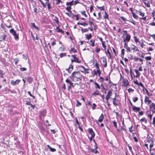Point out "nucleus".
<instances>
[{"label":"nucleus","mask_w":155,"mask_h":155,"mask_svg":"<svg viewBox=\"0 0 155 155\" xmlns=\"http://www.w3.org/2000/svg\"><path fill=\"white\" fill-rule=\"evenodd\" d=\"M84 78V77L81 74L80 72L79 71H74L72 73L70 77V78L73 81H75L76 79H77V81H81L82 79L81 77Z\"/></svg>","instance_id":"f257e3e1"},{"label":"nucleus","mask_w":155,"mask_h":155,"mask_svg":"<svg viewBox=\"0 0 155 155\" xmlns=\"http://www.w3.org/2000/svg\"><path fill=\"white\" fill-rule=\"evenodd\" d=\"M112 91H109L108 92L107 94L106 95V102L105 103H108V100L109 98H110V97L112 96Z\"/></svg>","instance_id":"f03ea898"},{"label":"nucleus","mask_w":155,"mask_h":155,"mask_svg":"<svg viewBox=\"0 0 155 155\" xmlns=\"http://www.w3.org/2000/svg\"><path fill=\"white\" fill-rule=\"evenodd\" d=\"M65 82L70 84V85L68 86V90L69 91H70V90L71 88V87H74V86L73 85V83L70 80L67 79L66 80Z\"/></svg>","instance_id":"7ed1b4c3"},{"label":"nucleus","mask_w":155,"mask_h":155,"mask_svg":"<svg viewBox=\"0 0 155 155\" xmlns=\"http://www.w3.org/2000/svg\"><path fill=\"white\" fill-rule=\"evenodd\" d=\"M122 38H123V41L124 42H126V41L128 42L130 41V39L131 36L130 35H127L126 36V37L125 38H124L123 36H122Z\"/></svg>","instance_id":"20e7f679"},{"label":"nucleus","mask_w":155,"mask_h":155,"mask_svg":"<svg viewBox=\"0 0 155 155\" xmlns=\"http://www.w3.org/2000/svg\"><path fill=\"white\" fill-rule=\"evenodd\" d=\"M123 84L125 87H127L129 85V82L127 79H124V78H122Z\"/></svg>","instance_id":"39448f33"},{"label":"nucleus","mask_w":155,"mask_h":155,"mask_svg":"<svg viewBox=\"0 0 155 155\" xmlns=\"http://www.w3.org/2000/svg\"><path fill=\"white\" fill-rule=\"evenodd\" d=\"M142 2L148 7H150V5L151 3V0H142Z\"/></svg>","instance_id":"423d86ee"},{"label":"nucleus","mask_w":155,"mask_h":155,"mask_svg":"<svg viewBox=\"0 0 155 155\" xmlns=\"http://www.w3.org/2000/svg\"><path fill=\"white\" fill-rule=\"evenodd\" d=\"M20 82V80L18 79L16 81L12 80L11 81V84L12 85H15L18 84Z\"/></svg>","instance_id":"0eeeda50"},{"label":"nucleus","mask_w":155,"mask_h":155,"mask_svg":"<svg viewBox=\"0 0 155 155\" xmlns=\"http://www.w3.org/2000/svg\"><path fill=\"white\" fill-rule=\"evenodd\" d=\"M88 131L89 134L91 135V136H92V137H94L95 136V134L92 129L91 128H89Z\"/></svg>","instance_id":"6e6552de"},{"label":"nucleus","mask_w":155,"mask_h":155,"mask_svg":"<svg viewBox=\"0 0 155 155\" xmlns=\"http://www.w3.org/2000/svg\"><path fill=\"white\" fill-rule=\"evenodd\" d=\"M110 98L113 99V104L114 105H115V106H117L118 105V104L117 103L115 102V101H117V102L119 101L117 99H116V97H114V98H112L111 97Z\"/></svg>","instance_id":"1a4fd4ad"},{"label":"nucleus","mask_w":155,"mask_h":155,"mask_svg":"<svg viewBox=\"0 0 155 155\" xmlns=\"http://www.w3.org/2000/svg\"><path fill=\"white\" fill-rule=\"evenodd\" d=\"M132 109L134 112H137L139 111L140 109L139 107H136L135 106H134L132 107Z\"/></svg>","instance_id":"9d476101"},{"label":"nucleus","mask_w":155,"mask_h":155,"mask_svg":"<svg viewBox=\"0 0 155 155\" xmlns=\"http://www.w3.org/2000/svg\"><path fill=\"white\" fill-rule=\"evenodd\" d=\"M148 142L150 143V142H151V143L150 144V151L151 150V148L153 147V144H154V143H153V140L151 139L150 140H148Z\"/></svg>","instance_id":"9b49d317"},{"label":"nucleus","mask_w":155,"mask_h":155,"mask_svg":"<svg viewBox=\"0 0 155 155\" xmlns=\"http://www.w3.org/2000/svg\"><path fill=\"white\" fill-rule=\"evenodd\" d=\"M51 45L52 46H53L54 45L56 44L55 42L56 41V40L54 38H51Z\"/></svg>","instance_id":"f8f14e48"},{"label":"nucleus","mask_w":155,"mask_h":155,"mask_svg":"<svg viewBox=\"0 0 155 155\" xmlns=\"http://www.w3.org/2000/svg\"><path fill=\"white\" fill-rule=\"evenodd\" d=\"M103 62L104 63V67L105 68L107 66V61L106 58H103Z\"/></svg>","instance_id":"ddd939ff"},{"label":"nucleus","mask_w":155,"mask_h":155,"mask_svg":"<svg viewBox=\"0 0 155 155\" xmlns=\"http://www.w3.org/2000/svg\"><path fill=\"white\" fill-rule=\"evenodd\" d=\"M134 71L137 74V75L135 76L137 78L139 77L140 74V73L138 71V70L137 69H135Z\"/></svg>","instance_id":"4468645a"},{"label":"nucleus","mask_w":155,"mask_h":155,"mask_svg":"<svg viewBox=\"0 0 155 155\" xmlns=\"http://www.w3.org/2000/svg\"><path fill=\"white\" fill-rule=\"evenodd\" d=\"M149 108L150 109H153L155 110V104L152 103L151 105H149Z\"/></svg>","instance_id":"2eb2a0df"},{"label":"nucleus","mask_w":155,"mask_h":155,"mask_svg":"<svg viewBox=\"0 0 155 155\" xmlns=\"http://www.w3.org/2000/svg\"><path fill=\"white\" fill-rule=\"evenodd\" d=\"M103 118L104 116L103 114H102L99 117V118L98 120V121L100 122H101L102 121Z\"/></svg>","instance_id":"dca6fc26"},{"label":"nucleus","mask_w":155,"mask_h":155,"mask_svg":"<svg viewBox=\"0 0 155 155\" xmlns=\"http://www.w3.org/2000/svg\"><path fill=\"white\" fill-rule=\"evenodd\" d=\"M145 90L146 91V94L148 95L149 96H151L152 95V94H149V91H148L147 90L146 88H145V87H144V88H143V91H144Z\"/></svg>","instance_id":"f3484780"},{"label":"nucleus","mask_w":155,"mask_h":155,"mask_svg":"<svg viewBox=\"0 0 155 155\" xmlns=\"http://www.w3.org/2000/svg\"><path fill=\"white\" fill-rule=\"evenodd\" d=\"M10 33L12 34L13 35H14L15 34H16V31H15L14 29L13 28H11L10 30Z\"/></svg>","instance_id":"a211bd4d"},{"label":"nucleus","mask_w":155,"mask_h":155,"mask_svg":"<svg viewBox=\"0 0 155 155\" xmlns=\"http://www.w3.org/2000/svg\"><path fill=\"white\" fill-rule=\"evenodd\" d=\"M85 36H86V39L88 40H89L90 39L91 37H92L91 34L90 33L89 34H85Z\"/></svg>","instance_id":"6ab92c4d"},{"label":"nucleus","mask_w":155,"mask_h":155,"mask_svg":"<svg viewBox=\"0 0 155 155\" xmlns=\"http://www.w3.org/2000/svg\"><path fill=\"white\" fill-rule=\"evenodd\" d=\"M27 81L29 84H31L32 81L33 79L30 77H28L27 78Z\"/></svg>","instance_id":"aec40b11"},{"label":"nucleus","mask_w":155,"mask_h":155,"mask_svg":"<svg viewBox=\"0 0 155 155\" xmlns=\"http://www.w3.org/2000/svg\"><path fill=\"white\" fill-rule=\"evenodd\" d=\"M77 24L78 25H82L84 26V27L87 26L88 25V24L85 22H84L83 23H80L79 22H78L77 23Z\"/></svg>","instance_id":"412c9836"},{"label":"nucleus","mask_w":155,"mask_h":155,"mask_svg":"<svg viewBox=\"0 0 155 155\" xmlns=\"http://www.w3.org/2000/svg\"><path fill=\"white\" fill-rule=\"evenodd\" d=\"M44 4H45V7H43L44 8L46 7V5H47L48 6V10H50L51 9V7L50 6V3L48 2H45Z\"/></svg>","instance_id":"4be33fe9"},{"label":"nucleus","mask_w":155,"mask_h":155,"mask_svg":"<svg viewBox=\"0 0 155 155\" xmlns=\"http://www.w3.org/2000/svg\"><path fill=\"white\" fill-rule=\"evenodd\" d=\"M130 9H131L132 12V8H131ZM132 16H133V17L135 19H137L138 18V17L137 15H136L133 12H132Z\"/></svg>","instance_id":"5701e85b"},{"label":"nucleus","mask_w":155,"mask_h":155,"mask_svg":"<svg viewBox=\"0 0 155 155\" xmlns=\"http://www.w3.org/2000/svg\"><path fill=\"white\" fill-rule=\"evenodd\" d=\"M100 94L99 91L97 90L95 92H94L92 94V95L96 96L97 95H99Z\"/></svg>","instance_id":"b1692460"},{"label":"nucleus","mask_w":155,"mask_h":155,"mask_svg":"<svg viewBox=\"0 0 155 155\" xmlns=\"http://www.w3.org/2000/svg\"><path fill=\"white\" fill-rule=\"evenodd\" d=\"M97 148H96L95 147L94 149H91V151L92 152L95 153H99L98 151L97 150Z\"/></svg>","instance_id":"393cba45"},{"label":"nucleus","mask_w":155,"mask_h":155,"mask_svg":"<svg viewBox=\"0 0 155 155\" xmlns=\"http://www.w3.org/2000/svg\"><path fill=\"white\" fill-rule=\"evenodd\" d=\"M125 50L124 49H122L121 51V56L122 58H124V55L125 54Z\"/></svg>","instance_id":"a878e982"},{"label":"nucleus","mask_w":155,"mask_h":155,"mask_svg":"<svg viewBox=\"0 0 155 155\" xmlns=\"http://www.w3.org/2000/svg\"><path fill=\"white\" fill-rule=\"evenodd\" d=\"M81 67L84 69V73H86V74H88L89 73V72H88L87 71L88 70V69L85 68L83 66H81Z\"/></svg>","instance_id":"bb28decb"},{"label":"nucleus","mask_w":155,"mask_h":155,"mask_svg":"<svg viewBox=\"0 0 155 155\" xmlns=\"http://www.w3.org/2000/svg\"><path fill=\"white\" fill-rule=\"evenodd\" d=\"M47 147L50 149V150L52 152H55L56 151L55 149L51 147L49 145H47Z\"/></svg>","instance_id":"cd10ccee"},{"label":"nucleus","mask_w":155,"mask_h":155,"mask_svg":"<svg viewBox=\"0 0 155 155\" xmlns=\"http://www.w3.org/2000/svg\"><path fill=\"white\" fill-rule=\"evenodd\" d=\"M95 42V40L94 39H91L90 40V42L91 43V44H90V45L92 47L94 46V42Z\"/></svg>","instance_id":"c85d7f7f"},{"label":"nucleus","mask_w":155,"mask_h":155,"mask_svg":"<svg viewBox=\"0 0 155 155\" xmlns=\"http://www.w3.org/2000/svg\"><path fill=\"white\" fill-rule=\"evenodd\" d=\"M73 2L74 0H72L70 2H67L66 3V5L68 6L70 5V6H71L73 5Z\"/></svg>","instance_id":"c756f323"},{"label":"nucleus","mask_w":155,"mask_h":155,"mask_svg":"<svg viewBox=\"0 0 155 155\" xmlns=\"http://www.w3.org/2000/svg\"><path fill=\"white\" fill-rule=\"evenodd\" d=\"M31 25L33 28H34L36 29H37L38 31L39 30V29L38 28V27L35 26V24L34 23H31Z\"/></svg>","instance_id":"7c9ffc66"},{"label":"nucleus","mask_w":155,"mask_h":155,"mask_svg":"<svg viewBox=\"0 0 155 155\" xmlns=\"http://www.w3.org/2000/svg\"><path fill=\"white\" fill-rule=\"evenodd\" d=\"M73 61L76 63H80L81 62V61H80L78 60V58L77 57H76L75 58V59L73 60Z\"/></svg>","instance_id":"2f4dec72"},{"label":"nucleus","mask_w":155,"mask_h":155,"mask_svg":"<svg viewBox=\"0 0 155 155\" xmlns=\"http://www.w3.org/2000/svg\"><path fill=\"white\" fill-rule=\"evenodd\" d=\"M104 79L101 77L100 76L99 79H98V81H99L101 83V84H102L103 81H104Z\"/></svg>","instance_id":"473e14b6"},{"label":"nucleus","mask_w":155,"mask_h":155,"mask_svg":"<svg viewBox=\"0 0 155 155\" xmlns=\"http://www.w3.org/2000/svg\"><path fill=\"white\" fill-rule=\"evenodd\" d=\"M81 31L82 33L86 32L88 31V28H82L81 29Z\"/></svg>","instance_id":"72a5a7b5"},{"label":"nucleus","mask_w":155,"mask_h":155,"mask_svg":"<svg viewBox=\"0 0 155 155\" xmlns=\"http://www.w3.org/2000/svg\"><path fill=\"white\" fill-rule=\"evenodd\" d=\"M18 34L16 33V34H15L13 36L14 37V38L16 40H18L19 39Z\"/></svg>","instance_id":"f704fd0d"},{"label":"nucleus","mask_w":155,"mask_h":155,"mask_svg":"<svg viewBox=\"0 0 155 155\" xmlns=\"http://www.w3.org/2000/svg\"><path fill=\"white\" fill-rule=\"evenodd\" d=\"M104 18H107V19H109L108 18V15L107 13L106 12H105V15L103 16Z\"/></svg>","instance_id":"c9c22d12"},{"label":"nucleus","mask_w":155,"mask_h":155,"mask_svg":"<svg viewBox=\"0 0 155 155\" xmlns=\"http://www.w3.org/2000/svg\"><path fill=\"white\" fill-rule=\"evenodd\" d=\"M138 12L139 13V15L141 16L142 17L144 16L145 14L144 13L140 11H138Z\"/></svg>","instance_id":"e433bc0d"},{"label":"nucleus","mask_w":155,"mask_h":155,"mask_svg":"<svg viewBox=\"0 0 155 155\" xmlns=\"http://www.w3.org/2000/svg\"><path fill=\"white\" fill-rule=\"evenodd\" d=\"M101 86L102 87V89H103L104 90H105L104 91V93L105 94H106V92H107V89L106 88H105L104 87L103 84H101Z\"/></svg>","instance_id":"4c0bfd02"},{"label":"nucleus","mask_w":155,"mask_h":155,"mask_svg":"<svg viewBox=\"0 0 155 155\" xmlns=\"http://www.w3.org/2000/svg\"><path fill=\"white\" fill-rule=\"evenodd\" d=\"M73 51L74 53H76L77 52V50L76 49H75L74 48H71L70 51Z\"/></svg>","instance_id":"58836bf2"},{"label":"nucleus","mask_w":155,"mask_h":155,"mask_svg":"<svg viewBox=\"0 0 155 155\" xmlns=\"http://www.w3.org/2000/svg\"><path fill=\"white\" fill-rule=\"evenodd\" d=\"M71 6H68L66 8V9L67 10L68 12H70L71 13Z\"/></svg>","instance_id":"ea45409f"},{"label":"nucleus","mask_w":155,"mask_h":155,"mask_svg":"<svg viewBox=\"0 0 155 155\" xmlns=\"http://www.w3.org/2000/svg\"><path fill=\"white\" fill-rule=\"evenodd\" d=\"M45 114L44 111H41L40 112V115L41 117H44L45 116Z\"/></svg>","instance_id":"a19ab883"},{"label":"nucleus","mask_w":155,"mask_h":155,"mask_svg":"<svg viewBox=\"0 0 155 155\" xmlns=\"http://www.w3.org/2000/svg\"><path fill=\"white\" fill-rule=\"evenodd\" d=\"M134 40L136 43L138 42L139 43H140V41H139V40L136 37H134Z\"/></svg>","instance_id":"79ce46f5"},{"label":"nucleus","mask_w":155,"mask_h":155,"mask_svg":"<svg viewBox=\"0 0 155 155\" xmlns=\"http://www.w3.org/2000/svg\"><path fill=\"white\" fill-rule=\"evenodd\" d=\"M124 32V34H123V36L124 37L125 35H130L129 34H128L127 33V32L126 30H124L123 31Z\"/></svg>","instance_id":"37998d69"},{"label":"nucleus","mask_w":155,"mask_h":155,"mask_svg":"<svg viewBox=\"0 0 155 155\" xmlns=\"http://www.w3.org/2000/svg\"><path fill=\"white\" fill-rule=\"evenodd\" d=\"M149 98L147 96H145V99H144V102L145 103H146L149 100Z\"/></svg>","instance_id":"c03bdc74"},{"label":"nucleus","mask_w":155,"mask_h":155,"mask_svg":"<svg viewBox=\"0 0 155 155\" xmlns=\"http://www.w3.org/2000/svg\"><path fill=\"white\" fill-rule=\"evenodd\" d=\"M94 84L96 86L95 87L96 88H98L99 89H100V87L99 85L97 83L95 82L94 83Z\"/></svg>","instance_id":"a18cd8bd"},{"label":"nucleus","mask_w":155,"mask_h":155,"mask_svg":"<svg viewBox=\"0 0 155 155\" xmlns=\"http://www.w3.org/2000/svg\"><path fill=\"white\" fill-rule=\"evenodd\" d=\"M54 20L55 21L56 23L57 24H58L59 22V21L58 18L56 16L55 17Z\"/></svg>","instance_id":"49530a36"},{"label":"nucleus","mask_w":155,"mask_h":155,"mask_svg":"<svg viewBox=\"0 0 155 155\" xmlns=\"http://www.w3.org/2000/svg\"><path fill=\"white\" fill-rule=\"evenodd\" d=\"M105 42H102V45L104 48V50L105 51V53H106V46L104 44Z\"/></svg>","instance_id":"de8ad7c7"},{"label":"nucleus","mask_w":155,"mask_h":155,"mask_svg":"<svg viewBox=\"0 0 155 155\" xmlns=\"http://www.w3.org/2000/svg\"><path fill=\"white\" fill-rule=\"evenodd\" d=\"M113 123L115 127L117 128V123L114 120L113 121Z\"/></svg>","instance_id":"09e8293b"},{"label":"nucleus","mask_w":155,"mask_h":155,"mask_svg":"<svg viewBox=\"0 0 155 155\" xmlns=\"http://www.w3.org/2000/svg\"><path fill=\"white\" fill-rule=\"evenodd\" d=\"M95 66L97 68V69H100L99 67V64L97 62H96L95 64Z\"/></svg>","instance_id":"8fccbe9b"},{"label":"nucleus","mask_w":155,"mask_h":155,"mask_svg":"<svg viewBox=\"0 0 155 155\" xmlns=\"http://www.w3.org/2000/svg\"><path fill=\"white\" fill-rule=\"evenodd\" d=\"M104 6H103L102 7H98L97 6V8L98 9H100L101 10H104Z\"/></svg>","instance_id":"3c124183"},{"label":"nucleus","mask_w":155,"mask_h":155,"mask_svg":"<svg viewBox=\"0 0 155 155\" xmlns=\"http://www.w3.org/2000/svg\"><path fill=\"white\" fill-rule=\"evenodd\" d=\"M81 12V14L84 15L85 17H87V15L86 14V12L85 11L82 12Z\"/></svg>","instance_id":"603ef678"},{"label":"nucleus","mask_w":155,"mask_h":155,"mask_svg":"<svg viewBox=\"0 0 155 155\" xmlns=\"http://www.w3.org/2000/svg\"><path fill=\"white\" fill-rule=\"evenodd\" d=\"M133 101L134 102H136L138 100V98L137 97H133Z\"/></svg>","instance_id":"864d4df0"},{"label":"nucleus","mask_w":155,"mask_h":155,"mask_svg":"<svg viewBox=\"0 0 155 155\" xmlns=\"http://www.w3.org/2000/svg\"><path fill=\"white\" fill-rule=\"evenodd\" d=\"M39 1L41 4H42L43 7H45V4H44V2L41 0H38Z\"/></svg>","instance_id":"5fc2aeb1"},{"label":"nucleus","mask_w":155,"mask_h":155,"mask_svg":"<svg viewBox=\"0 0 155 155\" xmlns=\"http://www.w3.org/2000/svg\"><path fill=\"white\" fill-rule=\"evenodd\" d=\"M93 106L92 107V110H94L96 109L97 107L95 103L93 104Z\"/></svg>","instance_id":"6e6d98bb"},{"label":"nucleus","mask_w":155,"mask_h":155,"mask_svg":"<svg viewBox=\"0 0 155 155\" xmlns=\"http://www.w3.org/2000/svg\"><path fill=\"white\" fill-rule=\"evenodd\" d=\"M145 58L147 60H151V57L150 56H147L145 57Z\"/></svg>","instance_id":"4d7b16f0"},{"label":"nucleus","mask_w":155,"mask_h":155,"mask_svg":"<svg viewBox=\"0 0 155 155\" xmlns=\"http://www.w3.org/2000/svg\"><path fill=\"white\" fill-rule=\"evenodd\" d=\"M66 55V54L65 53H61L60 54V57L61 58H62L63 56H65Z\"/></svg>","instance_id":"13d9d810"},{"label":"nucleus","mask_w":155,"mask_h":155,"mask_svg":"<svg viewBox=\"0 0 155 155\" xmlns=\"http://www.w3.org/2000/svg\"><path fill=\"white\" fill-rule=\"evenodd\" d=\"M20 70L22 71H25L27 70V69L25 68H20Z\"/></svg>","instance_id":"bf43d9fd"},{"label":"nucleus","mask_w":155,"mask_h":155,"mask_svg":"<svg viewBox=\"0 0 155 155\" xmlns=\"http://www.w3.org/2000/svg\"><path fill=\"white\" fill-rule=\"evenodd\" d=\"M132 47H131V49L133 50H135L136 48V47L133 44L132 45Z\"/></svg>","instance_id":"052dcab7"},{"label":"nucleus","mask_w":155,"mask_h":155,"mask_svg":"<svg viewBox=\"0 0 155 155\" xmlns=\"http://www.w3.org/2000/svg\"><path fill=\"white\" fill-rule=\"evenodd\" d=\"M138 85L140 86H141V87H143V88H144V87L143 86V84L141 82H140L139 83H138Z\"/></svg>","instance_id":"680f3d73"},{"label":"nucleus","mask_w":155,"mask_h":155,"mask_svg":"<svg viewBox=\"0 0 155 155\" xmlns=\"http://www.w3.org/2000/svg\"><path fill=\"white\" fill-rule=\"evenodd\" d=\"M93 141L94 142V143H95V145H94V147H95L96 148H98V147L97 146V144L96 142V141L94 139L93 140Z\"/></svg>","instance_id":"e2e57ef3"},{"label":"nucleus","mask_w":155,"mask_h":155,"mask_svg":"<svg viewBox=\"0 0 155 155\" xmlns=\"http://www.w3.org/2000/svg\"><path fill=\"white\" fill-rule=\"evenodd\" d=\"M56 2V5L59 4L61 2V0H55Z\"/></svg>","instance_id":"0e129e2a"},{"label":"nucleus","mask_w":155,"mask_h":155,"mask_svg":"<svg viewBox=\"0 0 155 155\" xmlns=\"http://www.w3.org/2000/svg\"><path fill=\"white\" fill-rule=\"evenodd\" d=\"M73 16L76 17V20L78 21L79 19V18L78 17V15H74Z\"/></svg>","instance_id":"69168bd1"},{"label":"nucleus","mask_w":155,"mask_h":155,"mask_svg":"<svg viewBox=\"0 0 155 155\" xmlns=\"http://www.w3.org/2000/svg\"><path fill=\"white\" fill-rule=\"evenodd\" d=\"M77 104L76 106H79L81 105V103H80L78 101H77Z\"/></svg>","instance_id":"338daca9"},{"label":"nucleus","mask_w":155,"mask_h":155,"mask_svg":"<svg viewBox=\"0 0 155 155\" xmlns=\"http://www.w3.org/2000/svg\"><path fill=\"white\" fill-rule=\"evenodd\" d=\"M153 124L154 125V126H155V117H154L153 118ZM155 127V126H154Z\"/></svg>","instance_id":"774afa93"}]
</instances>
